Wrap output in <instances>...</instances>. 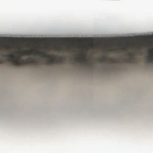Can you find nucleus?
I'll use <instances>...</instances> for the list:
<instances>
[{"label":"nucleus","instance_id":"nucleus-7","mask_svg":"<svg viewBox=\"0 0 153 153\" xmlns=\"http://www.w3.org/2000/svg\"><path fill=\"white\" fill-rule=\"evenodd\" d=\"M54 48L56 49L59 50L60 49L59 47H58L56 45H53Z\"/></svg>","mask_w":153,"mask_h":153},{"label":"nucleus","instance_id":"nucleus-10","mask_svg":"<svg viewBox=\"0 0 153 153\" xmlns=\"http://www.w3.org/2000/svg\"><path fill=\"white\" fill-rule=\"evenodd\" d=\"M111 63H113L115 62V60L114 59H111Z\"/></svg>","mask_w":153,"mask_h":153},{"label":"nucleus","instance_id":"nucleus-9","mask_svg":"<svg viewBox=\"0 0 153 153\" xmlns=\"http://www.w3.org/2000/svg\"><path fill=\"white\" fill-rule=\"evenodd\" d=\"M45 48L46 49H49V46L48 44H46L45 46Z\"/></svg>","mask_w":153,"mask_h":153},{"label":"nucleus","instance_id":"nucleus-1","mask_svg":"<svg viewBox=\"0 0 153 153\" xmlns=\"http://www.w3.org/2000/svg\"><path fill=\"white\" fill-rule=\"evenodd\" d=\"M31 54L30 51L25 50L23 53H20V55L18 56L17 59L14 60L15 57L13 54L11 53L8 55L10 58L9 61H11L13 64L16 66L24 65L28 64L37 67L38 65V59L33 56L29 58V59L23 60L20 59V57L25 55H30Z\"/></svg>","mask_w":153,"mask_h":153},{"label":"nucleus","instance_id":"nucleus-8","mask_svg":"<svg viewBox=\"0 0 153 153\" xmlns=\"http://www.w3.org/2000/svg\"><path fill=\"white\" fill-rule=\"evenodd\" d=\"M39 56L40 54V51L39 50V49H40V45H39V42L41 41L40 39L39 38Z\"/></svg>","mask_w":153,"mask_h":153},{"label":"nucleus","instance_id":"nucleus-11","mask_svg":"<svg viewBox=\"0 0 153 153\" xmlns=\"http://www.w3.org/2000/svg\"><path fill=\"white\" fill-rule=\"evenodd\" d=\"M3 63V62L2 60L0 61V63Z\"/></svg>","mask_w":153,"mask_h":153},{"label":"nucleus","instance_id":"nucleus-13","mask_svg":"<svg viewBox=\"0 0 153 153\" xmlns=\"http://www.w3.org/2000/svg\"><path fill=\"white\" fill-rule=\"evenodd\" d=\"M151 52L152 53H153V51L152 50L151 51Z\"/></svg>","mask_w":153,"mask_h":153},{"label":"nucleus","instance_id":"nucleus-5","mask_svg":"<svg viewBox=\"0 0 153 153\" xmlns=\"http://www.w3.org/2000/svg\"><path fill=\"white\" fill-rule=\"evenodd\" d=\"M37 41H36V45H37V47H36V53L37 54L38 53V48L37 46V45H38V38H37Z\"/></svg>","mask_w":153,"mask_h":153},{"label":"nucleus","instance_id":"nucleus-12","mask_svg":"<svg viewBox=\"0 0 153 153\" xmlns=\"http://www.w3.org/2000/svg\"><path fill=\"white\" fill-rule=\"evenodd\" d=\"M59 62H61V59H59Z\"/></svg>","mask_w":153,"mask_h":153},{"label":"nucleus","instance_id":"nucleus-4","mask_svg":"<svg viewBox=\"0 0 153 153\" xmlns=\"http://www.w3.org/2000/svg\"><path fill=\"white\" fill-rule=\"evenodd\" d=\"M147 61L149 62H150L153 61V57L151 56H149L147 58Z\"/></svg>","mask_w":153,"mask_h":153},{"label":"nucleus","instance_id":"nucleus-2","mask_svg":"<svg viewBox=\"0 0 153 153\" xmlns=\"http://www.w3.org/2000/svg\"><path fill=\"white\" fill-rule=\"evenodd\" d=\"M43 57L48 58V59L46 61V63L48 64H52L56 62L54 57H52L50 54L48 53L45 52H43L42 53Z\"/></svg>","mask_w":153,"mask_h":153},{"label":"nucleus","instance_id":"nucleus-6","mask_svg":"<svg viewBox=\"0 0 153 153\" xmlns=\"http://www.w3.org/2000/svg\"><path fill=\"white\" fill-rule=\"evenodd\" d=\"M78 59H82V60L85 61V57H79L78 58Z\"/></svg>","mask_w":153,"mask_h":153},{"label":"nucleus","instance_id":"nucleus-3","mask_svg":"<svg viewBox=\"0 0 153 153\" xmlns=\"http://www.w3.org/2000/svg\"><path fill=\"white\" fill-rule=\"evenodd\" d=\"M129 54L131 55V56L128 59L127 61H129L130 62H131L132 60L134 59V57H133L134 55L131 53H129Z\"/></svg>","mask_w":153,"mask_h":153}]
</instances>
